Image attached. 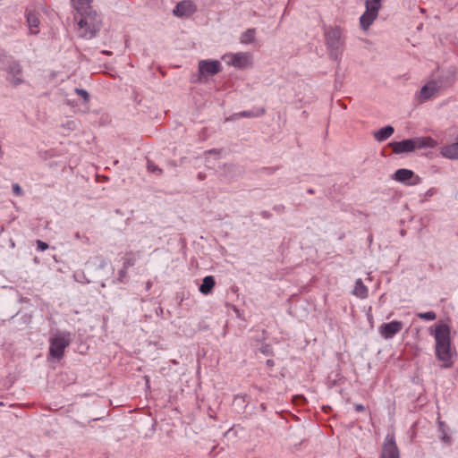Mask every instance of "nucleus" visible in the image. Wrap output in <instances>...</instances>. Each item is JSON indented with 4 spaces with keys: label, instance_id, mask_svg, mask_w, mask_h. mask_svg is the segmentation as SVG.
<instances>
[{
    "label": "nucleus",
    "instance_id": "1",
    "mask_svg": "<svg viewBox=\"0 0 458 458\" xmlns=\"http://www.w3.org/2000/svg\"><path fill=\"white\" fill-rule=\"evenodd\" d=\"M434 337L436 341V356L442 362L443 368H451L456 357L455 348L451 343V329L445 323L436 325Z\"/></svg>",
    "mask_w": 458,
    "mask_h": 458
},
{
    "label": "nucleus",
    "instance_id": "2",
    "mask_svg": "<svg viewBox=\"0 0 458 458\" xmlns=\"http://www.w3.org/2000/svg\"><path fill=\"white\" fill-rule=\"evenodd\" d=\"M81 17L78 21V33L81 38H91L100 29L101 21L92 8L79 13Z\"/></svg>",
    "mask_w": 458,
    "mask_h": 458
},
{
    "label": "nucleus",
    "instance_id": "3",
    "mask_svg": "<svg viewBox=\"0 0 458 458\" xmlns=\"http://www.w3.org/2000/svg\"><path fill=\"white\" fill-rule=\"evenodd\" d=\"M49 343V354L60 360L71 343V335L68 332H57L50 338Z\"/></svg>",
    "mask_w": 458,
    "mask_h": 458
},
{
    "label": "nucleus",
    "instance_id": "4",
    "mask_svg": "<svg viewBox=\"0 0 458 458\" xmlns=\"http://www.w3.org/2000/svg\"><path fill=\"white\" fill-rule=\"evenodd\" d=\"M222 59L228 65L237 69H244L251 64V56L249 53H229L223 55Z\"/></svg>",
    "mask_w": 458,
    "mask_h": 458
},
{
    "label": "nucleus",
    "instance_id": "5",
    "mask_svg": "<svg viewBox=\"0 0 458 458\" xmlns=\"http://www.w3.org/2000/svg\"><path fill=\"white\" fill-rule=\"evenodd\" d=\"M198 70V81H201L203 78H208L219 73L222 71V65L218 60H201L199 62Z\"/></svg>",
    "mask_w": 458,
    "mask_h": 458
},
{
    "label": "nucleus",
    "instance_id": "6",
    "mask_svg": "<svg viewBox=\"0 0 458 458\" xmlns=\"http://www.w3.org/2000/svg\"><path fill=\"white\" fill-rule=\"evenodd\" d=\"M379 458H400V452L394 434H388L386 437Z\"/></svg>",
    "mask_w": 458,
    "mask_h": 458
},
{
    "label": "nucleus",
    "instance_id": "7",
    "mask_svg": "<svg viewBox=\"0 0 458 458\" xmlns=\"http://www.w3.org/2000/svg\"><path fill=\"white\" fill-rule=\"evenodd\" d=\"M403 325L401 321L394 320L389 323L382 324L379 327V333L381 336L385 339H390L394 337V335L401 332Z\"/></svg>",
    "mask_w": 458,
    "mask_h": 458
},
{
    "label": "nucleus",
    "instance_id": "8",
    "mask_svg": "<svg viewBox=\"0 0 458 458\" xmlns=\"http://www.w3.org/2000/svg\"><path fill=\"white\" fill-rule=\"evenodd\" d=\"M196 5L192 1L185 0L177 4L174 14L178 17H189L196 12Z\"/></svg>",
    "mask_w": 458,
    "mask_h": 458
},
{
    "label": "nucleus",
    "instance_id": "9",
    "mask_svg": "<svg viewBox=\"0 0 458 458\" xmlns=\"http://www.w3.org/2000/svg\"><path fill=\"white\" fill-rule=\"evenodd\" d=\"M394 180L401 182H408L411 179H415L413 182H409L410 185H414L418 183L420 178L418 176L415 177L414 173L411 170L409 169H398L394 176Z\"/></svg>",
    "mask_w": 458,
    "mask_h": 458
},
{
    "label": "nucleus",
    "instance_id": "10",
    "mask_svg": "<svg viewBox=\"0 0 458 458\" xmlns=\"http://www.w3.org/2000/svg\"><path fill=\"white\" fill-rule=\"evenodd\" d=\"M389 146L391 147L393 152L395 154L411 152L414 150L412 139L392 142L389 144Z\"/></svg>",
    "mask_w": 458,
    "mask_h": 458
},
{
    "label": "nucleus",
    "instance_id": "11",
    "mask_svg": "<svg viewBox=\"0 0 458 458\" xmlns=\"http://www.w3.org/2000/svg\"><path fill=\"white\" fill-rule=\"evenodd\" d=\"M342 38V30L338 27L331 28L326 32V40L329 47H337Z\"/></svg>",
    "mask_w": 458,
    "mask_h": 458
},
{
    "label": "nucleus",
    "instance_id": "12",
    "mask_svg": "<svg viewBox=\"0 0 458 458\" xmlns=\"http://www.w3.org/2000/svg\"><path fill=\"white\" fill-rule=\"evenodd\" d=\"M414 150L420 148H433L437 146V141L431 137L413 138Z\"/></svg>",
    "mask_w": 458,
    "mask_h": 458
},
{
    "label": "nucleus",
    "instance_id": "13",
    "mask_svg": "<svg viewBox=\"0 0 458 458\" xmlns=\"http://www.w3.org/2000/svg\"><path fill=\"white\" fill-rule=\"evenodd\" d=\"M457 140L441 148V155L448 159H458V135Z\"/></svg>",
    "mask_w": 458,
    "mask_h": 458
},
{
    "label": "nucleus",
    "instance_id": "14",
    "mask_svg": "<svg viewBox=\"0 0 458 458\" xmlns=\"http://www.w3.org/2000/svg\"><path fill=\"white\" fill-rule=\"evenodd\" d=\"M27 22L31 34L38 33L39 20L36 13L29 12L27 13Z\"/></svg>",
    "mask_w": 458,
    "mask_h": 458
},
{
    "label": "nucleus",
    "instance_id": "15",
    "mask_svg": "<svg viewBox=\"0 0 458 458\" xmlns=\"http://www.w3.org/2000/svg\"><path fill=\"white\" fill-rule=\"evenodd\" d=\"M216 281L212 276H208L203 278L202 284L199 286V292L203 294H208L215 287Z\"/></svg>",
    "mask_w": 458,
    "mask_h": 458
},
{
    "label": "nucleus",
    "instance_id": "16",
    "mask_svg": "<svg viewBox=\"0 0 458 458\" xmlns=\"http://www.w3.org/2000/svg\"><path fill=\"white\" fill-rule=\"evenodd\" d=\"M377 15L365 11V13L361 15L360 19V26L363 30H367L369 26L373 23V21L377 19Z\"/></svg>",
    "mask_w": 458,
    "mask_h": 458
},
{
    "label": "nucleus",
    "instance_id": "17",
    "mask_svg": "<svg viewBox=\"0 0 458 458\" xmlns=\"http://www.w3.org/2000/svg\"><path fill=\"white\" fill-rule=\"evenodd\" d=\"M394 133V128L392 126H386L381 128L374 133V137L378 141H383L388 139Z\"/></svg>",
    "mask_w": 458,
    "mask_h": 458
},
{
    "label": "nucleus",
    "instance_id": "18",
    "mask_svg": "<svg viewBox=\"0 0 458 458\" xmlns=\"http://www.w3.org/2000/svg\"><path fill=\"white\" fill-rule=\"evenodd\" d=\"M91 2L92 0H72V4L78 13H82V11L92 8L90 6Z\"/></svg>",
    "mask_w": 458,
    "mask_h": 458
},
{
    "label": "nucleus",
    "instance_id": "19",
    "mask_svg": "<svg viewBox=\"0 0 458 458\" xmlns=\"http://www.w3.org/2000/svg\"><path fill=\"white\" fill-rule=\"evenodd\" d=\"M353 293L361 299H364L368 296V288L363 284L361 280H358L355 284Z\"/></svg>",
    "mask_w": 458,
    "mask_h": 458
},
{
    "label": "nucleus",
    "instance_id": "20",
    "mask_svg": "<svg viewBox=\"0 0 458 458\" xmlns=\"http://www.w3.org/2000/svg\"><path fill=\"white\" fill-rule=\"evenodd\" d=\"M380 6V0H366V11L372 13L377 16L378 15Z\"/></svg>",
    "mask_w": 458,
    "mask_h": 458
},
{
    "label": "nucleus",
    "instance_id": "21",
    "mask_svg": "<svg viewBox=\"0 0 458 458\" xmlns=\"http://www.w3.org/2000/svg\"><path fill=\"white\" fill-rule=\"evenodd\" d=\"M255 39V30H248L241 37V42L243 44L252 43Z\"/></svg>",
    "mask_w": 458,
    "mask_h": 458
},
{
    "label": "nucleus",
    "instance_id": "22",
    "mask_svg": "<svg viewBox=\"0 0 458 458\" xmlns=\"http://www.w3.org/2000/svg\"><path fill=\"white\" fill-rule=\"evenodd\" d=\"M433 93H434V88L429 85H425L420 89V98L422 100H426V99L429 98L433 95Z\"/></svg>",
    "mask_w": 458,
    "mask_h": 458
},
{
    "label": "nucleus",
    "instance_id": "23",
    "mask_svg": "<svg viewBox=\"0 0 458 458\" xmlns=\"http://www.w3.org/2000/svg\"><path fill=\"white\" fill-rule=\"evenodd\" d=\"M439 428H440V430L442 432V440L443 442H445V444H450L451 443V437L448 435V433L446 432L445 430V425L444 422H440L439 423Z\"/></svg>",
    "mask_w": 458,
    "mask_h": 458
},
{
    "label": "nucleus",
    "instance_id": "24",
    "mask_svg": "<svg viewBox=\"0 0 458 458\" xmlns=\"http://www.w3.org/2000/svg\"><path fill=\"white\" fill-rule=\"evenodd\" d=\"M418 317L421 319L425 320H435L437 318V315L434 311H428L423 313H419Z\"/></svg>",
    "mask_w": 458,
    "mask_h": 458
},
{
    "label": "nucleus",
    "instance_id": "25",
    "mask_svg": "<svg viewBox=\"0 0 458 458\" xmlns=\"http://www.w3.org/2000/svg\"><path fill=\"white\" fill-rule=\"evenodd\" d=\"M76 93L78 96L81 97L84 99V101H86V102L89 101V95L86 90L81 89H76Z\"/></svg>",
    "mask_w": 458,
    "mask_h": 458
},
{
    "label": "nucleus",
    "instance_id": "26",
    "mask_svg": "<svg viewBox=\"0 0 458 458\" xmlns=\"http://www.w3.org/2000/svg\"><path fill=\"white\" fill-rule=\"evenodd\" d=\"M37 247H38V250H41V251H44L48 249V244L40 241V240H38L37 241Z\"/></svg>",
    "mask_w": 458,
    "mask_h": 458
},
{
    "label": "nucleus",
    "instance_id": "27",
    "mask_svg": "<svg viewBox=\"0 0 458 458\" xmlns=\"http://www.w3.org/2000/svg\"><path fill=\"white\" fill-rule=\"evenodd\" d=\"M13 191L17 196H21L22 194V190L18 184L13 185Z\"/></svg>",
    "mask_w": 458,
    "mask_h": 458
},
{
    "label": "nucleus",
    "instance_id": "28",
    "mask_svg": "<svg viewBox=\"0 0 458 458\" xmlns=\"http://www.w3.org/2000/svg\"><path fill=\"white\" fill-rule=\"evenodd\" d=\"M354 408L357 411H363L365 410V407L362 404H356Z\"/></svg>",
    "mask_w": 458,
    "mask_h": 458
}]
</instances>
